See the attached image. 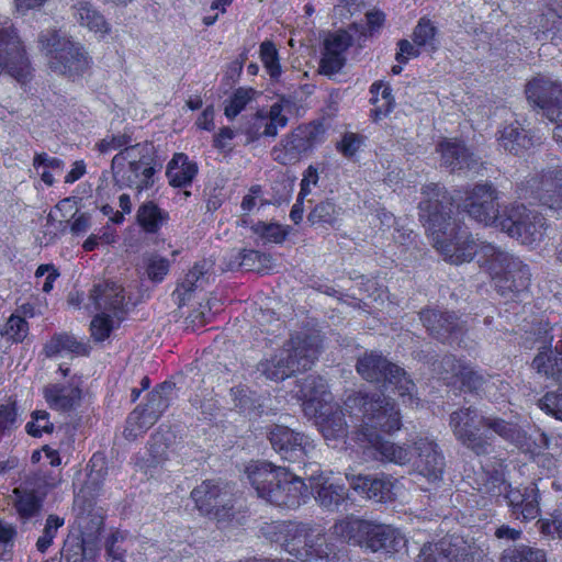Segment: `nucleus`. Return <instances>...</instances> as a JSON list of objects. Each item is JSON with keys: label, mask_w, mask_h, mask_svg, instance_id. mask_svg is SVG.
<instances>
[{"label": "nucleus", "mask_w": 562, "mask_h": 562, "mask_svg": "<svg viewBox=\"0 0 562 562\" xmlns=\"http://www.w3.org/2000/svg\"><path fill=\"white\" fill-rule=\"evenodd\" d=\"M353 402L361 408L367 423L347 436L350 442L362 449H373L384 462L411 465L428 482L442 479L445 457L434 439L417 436L411 443L398 445L378 432L393 435L402 428V414L394 400L380 393L359 392Z\"/></svg>", "instance_id": "nucleus-1"}, {"label": "nucleus", "mask_w": 562, "mask_h": 562, "mask_svg": "<svg viewBox=\"0 0 562 562\" xmlns=\"http://www.w3.org/2000/svg\"><path fill=\"white\" fill-rule=\"evenodd\" d=\"M419 220L434 241V247L452 265L470 262L477 245L469 227L458 217L459 205L445 186L428 182L422 187Z\"/></svg>", "instance_id": "nucleus-2"}, {"label": "nucleus", "mask_w": 562, "mask_h": 562, "mask_svg": "<svg viewBox=\"0 0 562 562\" xmlns=\"http://www.w3.org/2000/svg\"><path fill=\"white\" fill-rule=\"evenodd\" d=\"M449 425L456 439L477 457L488 454L494 443L493 436L482 431V428L493 431L532 458L542 454L550 445L548 435L540 428L527 431L518 424L501 417L481 416L471 406L452 412Z\"/></svg>", "instance_id": "nucleus-3"}, {"label": "nucleus", "mask_w": 562, "mask_h": 562, "mask_svg": "<svg viewBox=\"0 0 562 562\" xmlns=\"http://www.w3.org/2000/svg\"><path fill=\"white\" fill-rule=\"evenodd\" d=\"M498 192L490 183H476L465 191L463 212L479 223L494 225L522 245L540 244L549 228L547 218L522 204L513 203L498 209Z\"/></svg>", "instance_id": "nucleus-4"}, {"label": "nucleus", "mask_w": 562, "mask_h": 562, "mask_svg": "<svg viewBox=\"0 0 562 562\" xmlns=\"http://www.w3.org/2000/svg\"><path fill=\"white\" fill-rule=\"evenodd\" d=\"M259 535L301 562H339L340 550L329 541L323 528L313 522L269 520L259 527Z\"/></svg>", "instance_id": "nucleus-5"}, {"label": "nucleus", "mask_w": 562, "mask_h": 562, "mask_svg": "<svg viewBox=\"0 0 562 562\" xmlns=\"http://www.w3.org/2000/svg\"><path fill=\"white\" fill-rule=\"evenodd\" d=\"M244 474L258 498L279 508L296 509L310 498L305 481L288 468L267 460H251Z\"/></svg>", "instance_id": "nucleus-6"}, {"label": "nucleus", "mask_w": 562, "mask_h": 562, "mask_svg": "<svg viewBox=\"0 0 562 562\" xmlns=\"http://www.w3.org/2000/svg\"><path fill=\"white\" fill-rule=\"evenodd\" d=\"M323 347L317 334L295 331L282 347L269 358L259 361L258 370L268 380L282 382L299 372H305L314 366Z\"/></svg>", "instance_id": "nucleus-7"}, {"label": "nucleus", "mask_w": 562, "mask_h": 562, "mask_svg": "<svg viewBox=\"0 0 562 562\" xmlns=\"http://www.w3.org/2000/svg\"><path fill=\"white\" fill-rule=\"evenodd\" d=\"M481 268L490 276L498 295L521 302L530 293L531 269L519 257L487 244L481 248Z\"/></svg>", "instance_id": "nucleus-8"}, {"label": "nucleus", "mask_w": 562, "mask_h": 562, "mask_svg": "<svg viewBox=\"0 0 562 562\" xmlns=\"http://www.w3.org/2000/svg\"><path fill=\"white\" fill-rule=\"evenodd\" d=\"M333 533L342 542L385 557H393L407 546V539L398 528L353 516L336 521Z\"/></svg>", "instance_id": "nucleus-9"}, {"label": "nucleus", "mask_w": 562, "mask_h": 562, "mask_svg": "<svg viewBox=\"0 0 562 562\" xmlns=\"http://www.w3.org/2000/svg\"><path fill=\"white\" fill-rule=\"evenodd\" d=\"M38 46L48 68L70 81L81 79L93 64L85 45L59 30H48L38 36Z\"/></svg>", "instance_id": "nucleus-10"}, {"label": "nucleus", "mask_w": 562, "mask_h": 562, "mask_svg": "<svg viewBox=\"0 0 562 562\" xmlns=\"http://www.w3.org/2000/svg\"><path fill=\"white\" fill-rule=\"evenodd\" d=\"M356 371L364 381L396 394L404 405L418 406L416 384L411 375L381 351H366L358 358Z\"/></svg>", "instance_id": "nucleus-11"}, {"label": "nucleus", "mask_w": 562, "mask_h": 562, "mask_svg": "<svg viewBox=\"0 0 562 562\" xmlns=\"http://www.w3.org/2000/svg\"><path fill=\"white\" fill-rule=\"evenodd\" d=\"M156 153L150 143H136L119 151L112 159L111 168L115 186L120 189L147 191L155 184L159 170Z\"/></svg>", "instance_id": "nucleus-12"}, {"label": "nucleus", "mask_w": 562, "mask_h": 562, "mask_svg": "<svg viewBox=\"0 0 562 562\" xmlns=\"http://www.w3.org/2000/svg\"><path fill=\"white\" fill-rule=\"evenodd\" d=\"M419 360L430 367L431 372L442 384L459 394L480 396L491 376L477 370L470 361L452 353H446L440 359L437 355L425 353Z\"/></svg>", "instance_id": "nucleus-13"}, {"label": "nucleus", "mask_w": 562, "mask_h": 562, "mask_svg": "<svg viewBox=\"0 0 562 562\" xmlns=\"http://www.w3.org/2000/svg\"><path fill=\"white\" fill-rule=\"evenodd\" d=\"M236 484L223 479H205L193 487L190 498L199 514L220 525H228L236 517Z\"/></svg>", "instance_id": "nucleus-14"}, {"label": "nucleus", "mask_w": 562, "mask_h": 562, "mask_svg": "<svg viewBox=\"0 0 562 562\" xmlns=\"http://www.w3.org/2000/svg\"><path fill=\"white\" fill-rule=\"evenodd\" d=\"M325 134L322 120L299 124L272 148L273 160L283 166L295 165L325 140Z\"/></svg>", "instance_id": "nucleus-15"}, {"label": "nucleus", "mask_w": 562, "mask_h": 562, "mask_svg": "<svg viewBox=\"0 0 562 562\" xmlns=\"http://www.w3.org/2000/svg\"><path fill=\"white\" fill-rule=\"evenodd\" d=\"M176 384L164 381L146 395V403L137 405L127 416L124 436L127 440H136L151 428L169 408L170 394Z\"/></svg>", "instance_id": "nucleus-16"}, {"label": "nucleus", "mask_w": 562, "mask_h": 562, "mask_svg": "<svg viewBox=\"0 0 562 562\" xmlns=\"http://www.w3.org/2000/svg\"><path fill=\"white\" fill-rule=\"evenodd\" d=\"M516 193L530 205L562 210V165L526 178L517 186Z\"/></svg>", "instance_id": "nucleus-17"}, {"label": "nucleus", "mask_w": 562, "mask_h": 562, "mask_svg": "<svg viewBox=\"0 0 562 562\" xmlns=\"http://www.w3.org/2000/svg\"><path fill=\"white\" fill-rule=\"evenodd\" d=\"M525 94L533 108L542 110L548 120L557 122L553 138L562 147V85L543 77H533L526 83Z\"/></svg>", "instance_id": "nucleus-18"}, {"label": "nucleus", "mask_w": 562, "mask_h": 562, "mask_svg": "<svg viewBox=\"0 0 562 562\" xmlns=\"http://www.w3.org/2000/svg\"><path fill=\"white\" fill-rule=\"evenodd\" d=\"M267 439L273 451L290 463L306 464L311 452L315 449L314 441L302 431L285 425L273 424L268 427Z\"/></svg>", "instance_id": "nucleus-19"}, {"label": "nucleus", "mask_w": 562, "mask_h": 562, "mask_svg": "<svg viewBox=\"0 0 562 562\" xmlns=\"http://www.w3.org/2000/svg\"><path fill=\"white\" fill-rule=\"evenodd\" d=\"M7 70L20 83L33 77V67L25 46L14 26L0 27V74Z\"/></svg>", "instance_id": "nucleus-20"}, {"label": "nucleus", "mask_w": 562, "mask_h": 562, "mask_svg": "<svg viewBox=\"0 0 562 562\" xmlns=\"http://www.w3.org/2000/svg\"><path fill=\"white\" fill-rule=\"evenodd\" d=\"M419 319L428 334L442 344L460 341L467 331L464 323L453 311L425 307L419 312Z\"/></svg>", "instance_id": "nucleus-21"}, {"label": "nucleus", "mask_w": 562, "mask_h": 562, "mask_svg": "<svg viewBox=\"0 0 562 562\" xmlns=\"http://www.w3.org/2000/svg\"><path fill=\"white\" fill-rule=\"evenodd\" d=\"M295 396L308 418L324 414V409L334 402L327 380L319 374H308L299 379L295 383Z\"/></svg>", "instance_id": "nucleus-22"}, {"label": "nucleus", "mask_w": 562, "mask_h": 562, "mask_svg": "<svg viewBox=\"0 0 562 562\" xmlns=\"http://www.w3.org/2000/svg\"><path fill=\"white\" fill-rule=\"evenodd\" d=\"M311 493L321 508L326 512H338L349 501L346 484L331 476V472L318 471L308 477Z\"/></svg>", "instance_id": "nucleus-23"}, {"label": "nucleus", "mask_w": 562, "mask_h": 562, "mask_svg": "<svg viewBox=\"0 0 562 562\" xmlns=\"http://www.w3.org/2000/svg\"><path fill=\"white\" fill-rule=\"evenodd\" d=\"M495 136L498 148L516 157H524L542 144L533 130L525 128L517 120L502 124Z\"/></svg>", "instance_id": "nucleus-24"}, {"label": "nucleus", "mask_w": 562, "mask_h": 562, "mask_svg": "<svg viewBox=\"0 0 562 562\" xmlns=\"http://www.w3.org/2000/svg\"><path fill=\"white\" fill-rule=\"evenodd\" d=\"M350 487L361 497L386 504L395 501L396 480L383 472L347 476Z\"/></svg>", "instance_id": "nucleus-25"}, {"label": "nucleus", "mask_w": 562, "mask_h": 562, "mask_svg": "<svg viewBox=\"0 0 562 562\" xmlns=\"http://www.w3.org/2000/svg\"><path fill=\"white\" fill-rule=\"evenodd\" d=\"M352 45L353 37L347 30L339 29L329 33L324 40L319 72L328 77L338 74L346 66V53Z\"/></svg>", "instance_id": "nucleus-26"}, {"label": "nucleus", "mask_w": 562, "mask_h": 562, "mask_svg": "<svg viewBox=\"0 0 562 562\" xmlns=\"http://www.w3.org/2000/svg\"><path fill=\"white\" fill-rule=\"evenodd\" d=\"M89 300L97 311L112 314L119 322L127 314L125 289L112 280L94 283L89 291Z\"/></svg>", "instance_id": "nucleus-27"}, {"label": "nucleus", "mask_w": 562, "mask_h": 562, "mask_svg": "<svg viewBox=\"0 0 562 562\" xmlns=\"http://www.w3.org/2000/svg\"><path fill=\"white\" fill-rule=\"evenodd\" d=\"M475 552L465 542L441 539L423 544L415 562H476Z\"/></svg>", "instance_id": "nucleus-28"}, {"label": "nucleus", "mask_w": 562, "mask_h": 562, "mask_svg": "<svg viewBox=\"0 0 562 562\" xmlns=\"http://www.w3.org/2000/svg\"><path fill=\"white\" fill-rule=\"evenodd\" d=\"M43 397L53 411L70 413L80 407L83 390L80 381L49 383L43 389Z\"/></svg>", "instance_id": "nucleus-29"}, {"label": "nucleus", "mask_w": 562, "mask_h": 562, "mask_svg": "<svg viewBox=\"0 0 562 562\" xmlns=\"http://www.w3.org/2000/svg\"><path fill=\"white\" fill-rule=\"evenodd\" d=\"M507 505L516 519L531 521L540 515V492L536 482L527 486L510 487L505 495Z\"/></svg>", "instance_id": "nucleus-30"}, {"label": "nucleus", "mask_w": 562, "mask_h": 562, "mask_svg": "<svg viewBox=\"0 0 562 562\" xmlns=\"http://www.w3.org/2000/svg\"><path fill=\"white\" fill-rule=\"evenodd\" d=\"M440 164L451 173L470 170L475 165L474 154L460 137H443L436 145Z\"/></svg>", "instance_id": "nucleus-31"}, {"label": "nucleus", "mask_w": 562, "mask_h": 562, "mask_svg": "<svg viewBox=\"0 0 562 562\" xmlns=\"http://www.w3.org/2000/svg\"><path fill=\"white\" fill-rule=\"evenodd\" d=\"M369 102L373 105L369 116L372 122L379 123L394 111L396 106L395 97L391 85L383 80L373 81L369 88Z\"/></svg>", "instance_id": "nucleus-32"}, {"label": "nucleus", "mask_w": 562, "mask_h": 562, "mask_svg": "<svg viewBox=\"0 0 562 562\" xmlns=\"http://www.w3.org/2000/svg\"><path fill=\"white\" fill-rule=\"evenodd\" d=\"M227 269L268 273L272 267V257L256 249H240L229 256Z\"/></svg>", "instance_id": "nucleus-33"}, {"label": "nucleus", "mask_w": 562, "mask_h": 562, "mask_svg": "<svg viewBox=\"0 0 562 562\" xmlns=\"http://www.w3.org/2000/svg\"><path fill=\"white\" fill-rule=\"evenodd\" d=\"M553 328L546 329L542 337L543 346L539 349L538 353L532 360V368L537 373L544 375L548 379L555 381L562 380V369L560 368V360L552 351ZM562 362V359H561Z\"/></svg>", "instance_id": "nucleus-34"}, {"label": "nucleus", "mask_w": 562, "mask_h": 562, "mask_svg": "<svg viewBox=\"0 0 562 562\" xmlns=\"http://www.w3.org/2000/svg\"><path fill=\"white\" fill-rule=\"evenodd\" d=\"M170 221V214L161 209L154 200L143 202L135 215V222L140 231L147 235L158 234Z\"/></svg>", "instance_id": "nucleus-35"}, {"label": "nucleus", "mask_w": 562, "mask_h": 562, "mask_svg": "<svg viewBox=\"0 0 562 562\" xmlns=\"http://www.w3.org/2000/svg\"><path fill=\"white\" fill-rule=\"evenodd\" d=\"M315 418L321 432L326 439H340L348 436V426L342 407L331 402L328 408L324 409V414L319 416H311Z\"/></svg>", "instance_id": "nucleus-36"}, {"label": "nucleus", "mask_w": 562, "mask_h": 562, "mask_svg": "<svg viewBox=\"0 0 562 562\" xmlns=\"http://www.w3.org/2000/svg\"><path fill=\"white\" fill-rule=\"evenodd\" d=\"M294 108V100L290 95L281 94L268 110L262 109V114L267 121L266 133L269 137H276L279 130L286 127Z\"/></svg>", "instance_id": "nucleus-37"}, {"label": "nucleus", "mask_w": 562, "mask_h": 562, "mask_svg": "<svg viewBox=\"0 0 562 562\" xmlns=\"http://www.w3.org/2000/svg\"><path fill=\"white\" fill-rule=\"evenodd\" d=\"M196 175V164L191 161L184 153H176L167 165L166 176L172 188L180 189L191 186Z\"/></svg>", "instance_id": "nucleus-38"}, {"label": "nucleus", "mask_w": 562, "mask_h": 562, "mask_svg": "<svg viewBox=\"0 0 562 562\" xmlns=\"http://www.w3.org/2000/svg\"><path fill=\"white\" fill-rule=\"evenodd\" d=\"M13 495V508L22 521H27L38 515L44 497L37 491L15 487Z\"/></svg>", "instance_id": "nucleus-39"}, {"label": "nucleus", "mask_w": 562, "mask_h": 562, "mask_svg": "<svg viewBox=\"0 0 562 562\" xmlns=\"http://www.w3.org/2000/svg\"><path fill=\"white\" fill-rule=\"evenodd\" d=\"M535 35L539 41L550 37L551 41L562 37V15L557 9L547 7L535 19Z\"/></svg>", "instance_id": "nucleus-40"}, {"label": "nucleus", "mask_w": 562, "mask_h": 562, "mask_svg": "<svg viewBox=\"0 0 562 562\" xmlns=\"http://www.w3.org/2000/svg\"><path fill=\"white\" fill-rule=\"evenodd\" d=\"M75 15L80 24L88 27L89 31L104 37L110 33L111 27L102 13H100L89 1H79L75 7Z\"/></svg>", "instance_id": "nucleus-41"}, {"label": "nucleus", "mask_w": 562, "mask_h": 562, "mask_svg": "<svg viewBox=\"0 0 562 562\" xmlns=\"http://www.w3.org/2000/svg\"><path fill=\"white\" fill-rule=\"evenodd\" d=\"M260 91L254 87H238L224 101V115L227 120H235L246 108L258 99Z\"/></svg>", "instance_id": "nucleus-42"}, {"label": "nucleus", "mask_w": 562, "mask_h": 562, "mask_svg": "<svg viewBox=\"0 0 562 562\" xmlns=\"http://www.w3.org/2000/svg\"><path fill=\"white\" fill-rule=\"evenodd\" d=\"M46 355L57 356L61 352H70L77 356L89 355V347L77 340L75 336L67 333H59L52 336L49 341L45 346Z\"/></svg>", "instance_id": "nucleus-43"}, {"label": "nucleus", "mask_w": 562, "mask_h": 562, "mask_svg": "<svg viewBox=\"0 0 562 562\" xmlns=\"http://www.w3.org/2000/svg\"><path fill=\"white\" fill-rule=\"evenodd\" d=\"M501 562H548V558L543 549L518 543L509 546L503 551Z\"/></svg>", "instance_id": "nucleus-44"}, {"label": "nucleus", "mask_w": 562, "mask_h": 562, "mask_svg": "<svg viewBox=\"0 0 562 562\" xmlns=\"http://www.w3.org/2000/svg\"><path fill=\"white\" fill-rule=\"evenodd\" d=\"M437 33L438 30L434 23L426 16H423L418 20L413 30L412 40L416 46L425 48L430 53H435L438 49V45L436 43Z\"/></svg>", "instance_id": "nucleus-45"}, {"label": "nucleus", "mask_w": 562, "mask_h": 562, "mask_svg": "<svg viewBox=\"0 0 562 562\" xmlns=\"http://www.w3.org/2000/svg\"><path fill=\"white\" fill-rule=\"evenodd\" d=\"M260 60L272 80H279L282 75L279 50L272 41L266 40L259 47Z\"/></svg>", "instance_id": "nucleus-46"}, {"label": "nucleus", "mask_w": 562, "mask_h": 562, "mask_svg": "<svg viewBox=\"0 0 562 562\" xmlns=\"http://www.w3.org/2000/svg\"><path fill=\"white\" fill-rule=\"evenodd\" d=\"M19 403L14 396H10L0 404V435L10 436L19 427Z\"/></svg>", "instance_id": "nucleus-47"}, {"label": "nucleus", "mask_w": 562, "mask_h": 562, "mask_svg": "<svg viewBox=\"0 0 562 562\" xmlns=\"http://www.w3.org/2000/svg\"><path fill=\"white\" fill-rule=\"evenodd\" d=\"M30 326L25 317L12 313L1 328V335L11 344H22L27 337Z\"/></svg>", "instance_id": "nucleus-48"}, {"label": "nucleus", "mask_w": 562, "mask_h": 562, "mask_svg": "<svg viewBox=\"0 0 562 562\" xmlns=\"http://www.w3.org/2000/svg\"><path fill=\"white\" fill-rule=\"evenodd\" d=\"M65 525V518L56 514H49L46 517L42 535L38 537L35 547L36 550L45 554L53 546L54 539L57 537L58 530Z\"/></svg>", "instance_id": "nucleus-49"}, {"label": "nucleus", "mask_w": 562, "mask_h": 562, "mask_svg": "<svg viewBox=\"0 0 562 562\" xmlns=\"http://www.w3.org/2000/svg\"><path fill=\"white\" fill-rule=\"evenodd\" d=\"M339 209L330 201L325 200L314 206L308 215V221L312 224H321L334 227L338 221Z\"/></svg>", "instance_id": "nucleus-50"}, {"label": "nucleus", "mask_w": 562, "mask_h": 562, "mask_svg": "<svg viewBox=\"0 0 562 562\" xmlns=\"http://www.w3.org/2000/svg\"><path fill=\"white\" fill-rule=\"evenodd\" d=\"M25 431L33 438H41L44 434L54 431V424L50 422L49 413L36 409L31 413V420L25 425Z\"/></svg>", "instance_id": "nucleus-51"}, {"label": "nucleus", "mask_w": 562, "mask_h": 562, "mask_svg": "<svg viewBox=\"0 0 562 562\" xmlns=\"http://www.w3.org/2000/svg\"><path fill=\"white\" fill-rule=\"evenodd\" d=\"M114 329L112 314L102 312L95 314L90 323V335L94 341L103 342L106 340Z\"/></svg>", "instance_id": "nucleus-52"}, {"label": "nucleus", "mask_w": 562, "mask_h": 562, "mask_svg": "<svg viewBox=\"0 0 562 562\" xmlns=\"http://www.w3.org/2000/svg\"><path fill=\"white\" fill-rule=\"evenodd\" d=\"M252 229L262 239L273 244L284 243L290 233L289 226H283L278 223L266 222H258Z\"/></svg>", "instance_id": "nucleus-53"}, {"label": "nucleus", "mask_w": 562, "mask_h": 562, "mask_svg": "<svg viewBox=\"0 0 562 562\" xmlns=\"http://www.w3.org/2000/svg\"><path fill=\"white\" fill-rule=\"evenodd\" d=\"M170 270V261L159 255H151L145 262V272L153 283H161Z\"/></svg>", "instance_id": "nucleus-54"}, {"label": "nucleus", "mask_w": 562, "mask_h": 562, "mask_svg": "<svg viewBox=\"0 0 562 562\" xmlns=\"http://www.w3.org/2000/svg\"><path fill=\"white\" fill-rule=\"evenodd\" d=\"M132 134H128L126 132L108 135L106 137L95 143V149L103 155L108 154L111 150L121 151L133 146L134 144H132Z\"/></svg>", "instance_id": "nucleus-55"}, {"label": "nucleus", "mask_w": 562, "mask_h": 562, "mask_svg": "<svg viewBox=\"0 0 562 562\" xmlns=\"http://www.w3.org/2000/svg\"><path fill=\"white\" fill-rule=\"evenodd\" d=\"M538 406L546 414L562 420V386L554 391H548L539 400Z\"/></svg>", "instance_id": "nucleus-56"}, {"label": "nucleus", "mask_w": 562, "mask_h": 562, "mask_svg": "<svg viewBox=\"0 0 562 562\" xmlns=\"http://www.w3.org/2000/svg\"><path fill=\"white\" fill-rule=\"evenodd\" d=\"M126 532L114 529L112 530L104 541V548L108 559L112 561H123L126 554V550L123 549L120 543L124 542Z\"/></svg>", "instance_id": "nucleus-57"}, {"label": "nucleus", "mask_w": 562, "mask_h": 562, "mask_svg": "<svg viewBox=\"0 0 562 562\" xmlns=\"http://www.w3.org/2000/svg\"><path fill=\"white\" fill-rule=\"evenodd\" d=\"M255 393L245 384H238L231 389V396L235 406L241 412H251L256 408Z\"/></svg>", "instance_id": "nucleus-58"}, {"label": "nucleus", "mask_w": 562, "mask_h": 562, "mask_svg": "<svg viewBox=\"0 0 562 562\" xmlns=\"http://www.w3.org/2000/svg\"><path fill=\"white\" fill-rule=\"evenodd\" d=\"M262 121L265 116L262 109H258L244 124L243 134L247 140L252 143L259 140L261 137H269L266 133V128H262Z\"/></svg>", "instance_id": "nucleus-59"}, {"label": "nucleus", "mask_w": 562, "mask_h": 562, "mask_svg": "<svg viewBox=\"0 0 562 562\" xmlns=\"http://www.w3.org/2000/svg\"><path fill=\"white\" fill-rule=\"evenodd\" d=\"M363 143L362 136L353 133L346 132L341 139L337 142L336 149L346 158L353 157L360 149Z\"/></svg>", "instance_id": "nucleus-60"}, {"label": "nucleus", "mask_w": 562, "mask_h": 562, "mask_svg": "<svg viewBox=\"0 0 562 562\" xmlns=\"http://www.w3.org/2000/svg\"><path fill=\"white\" fill-rule=\"evenodd\" d=\"M204 276V266L202 263H194L191 269L186 273L184 278L178 284L175 294L179 293L186 295L193 292L196 288L198 281Z\"/></svg>", "instance_id": "nucleus-61"}, {"label": "nucleus", "mask_w": 562, "mask_h": 562, "mask_svg": "<svg viewBox=\"0 0 562 562\" xmlns=\"http://www.w3.org/2000/svg\"><path fill=\"white\" fill-rule=\"evenodd\" d=\"M420 54V47L416 46L414 42L412 43L406 38L397 41L395 60L401 65H406L409 59L417 58Z\"/></svg>", "instance_id": "nucleus-62"}, {"label": "nucleus", "mask_w": 562, "mask_h": 562, "mask_svg": "<svg viewBox=\"0 0 562 562\" xmlns=\"http://www.w3.org/2000/svg\"><path fill=\"white\" fill-rule=\"evenodd\" d=\"M236 133L229 126H223L213 136V147L220 153H231L233 150L232 140L235 138Z\"/></svg>", "instance_id": "nucleus-63"}, {"label": "nucleus", "mask_w": 562, "mask_h": 562, "mask_svg": "<svg viewBox=\"0 0 562 562\" xmlns=\"http://www.w3.org/2000/svg\"><path fill=\"white\" fill-rule=\"evenodd\" d=\"M45 281L42 286L44 293H49L54 289V283L59 277L58 269L53 263H43L35 270V277L41 278L46 274Z\"/></svg>", "instance_id": "nucleus-64"}]
</instances>
